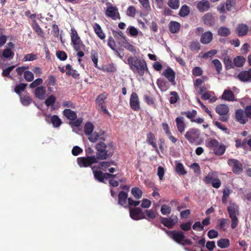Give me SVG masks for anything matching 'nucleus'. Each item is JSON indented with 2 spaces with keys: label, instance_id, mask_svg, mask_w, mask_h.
<instances>
[{
  "label": "nucleus",
  "instance_id": "nucleus-1",
  "mask_svg": "<svg viewBox=\"0 0 251 251\" xmlns=\"http://www.w3.org/2000/svg\"><path fill=\"white\" fill-rule=\"evenodd\" d=\"M96 179L100 182L106 183V181L108 180L110 185L113 187H117L119 185V182H125L126 179L121 176H119V174L112 175L111 174H94Z\"/></svg>",
  "mask_w": 251,
  "mask_h": 251
},
{
  "label": "nucleus",
  "instance_id": "nucleus-2",
  "mask_svg": "<svg viewBox=\"0 0 251 251\" xmlns=\"http://www.w3.org/2000/svg\"><path fill=\"white\" fill-rule=\"evenodd\" d=\"M127 63L134 73H138L141 76L144 74L147 67L146 63L144 60H140L136 56H130L128 58Z\"/></svg>",
  "mask_w": 251,
  "mask_h": 251
},
{
  "label": "nucleus",
  "instance_id": "nucleus-3",
  "mask_svg": "<svg viewBox=\"0 0 251 251\" xmlns=\"http://www.w3.org/2000/svg\"><path fill=\"white\" fill-rule=\"evenodd\" d=\"M92 167L93 173H102L108 170L109 173H114L117 171V167L115 165L113 162L101 161L99 163H97Z\"/></svg>",
  "mask_w": 251,
  "mask_h": 251
},
{
  "label": "nucleus",
  "instance_id": "nucleus-4",
  "mask_svg": "<svg viewBox=\"0 0 251 251\" xmlns=\"http://www.w3.org/2000/svg\"><path fill=\"white\" fill-rule=\"evenodd\" d=\"M238 210V206L235 203L230 202L229 205L227 207L229 217L231 220V228L232 229L235 228L238 226L239 220L237 215L239 214Z\"/></svg>",
  "mask_w": 251,
  "mask_h": 251
},
{
  "label": "nucleus",
  "instance_id": "nucleus-5",
  "mask_svg": "<svg viewBox=\"0 0 251 251\" xmlns=\"http://www.w3.org/2000/svg\"><path fill=\"white\" fill-rule=\"evenodd\" d=\"M185 137L191 144L198 145L201 143L200 139V131L197 129H189L186 132Z\"/></svg>",
  "mask_w": 251,
  "mask_h": 251
},
{
  "label": "nucleus",
  "instance_id": "nucleus-6",
  "mask_svg": "<svg viewBox=\"0 0 251 251\" xmlns=\"http://www.w3.org/2000/svg\"><path fill=\"white\" fill-rule=\"evenodd\" d=\"M71 37L74 50L75 51L81 50L84 47V45L80 40L76 30L74 28H71Z\"/></svg>",
  "mask_w": 251,
  "mask_h": 251
},
{
  "label": "nucleus",
  "instance_id": "nucleus-7",
  "mask_svg": "<svg viewBox=\"0 0 251 251\" xmlns=\"http://www.w3.org/2000/svg\"><path fill=\"white\" fill-rule=\"evenodd\" d=\"M78 165L80 167H90L92 164L98 163L97 158L95 155L78 157L77 159Z\"/></svg>",
  "mask_w": 251,
  "mask_h": 251
},
{
  "label": "nucleus",
  "instance_id": "nucleus-8",
  "mask_svg": "<svg viewBox=\"0 0 251 251\" xmlns=\"http://www.w3.org/2000/svg\"><path fill=\"white\" fill-rule=\"evenodd\" d=\"M165 232L169 237L179 244H181V242H183L185 238L184 232L180 230L170 231L165 230Z\"/></svg>",
  "mask_w": 251,
  "mask_h": 251
},
{
  "label": "nucleus",
  "instance_id": "nucleus-9",
  "mask_svg": "<svg viewBox=\"0 0 251 251\" xmlns=\"http://www.w3.org/2000/svg\"><path fill=\"white\" fill-rule=\"evenodd\" d=\"M107 96L108 95L105 93L99 95L96 100V104L97 107L100 108L101 110L105 113L109 114L108 111L106 108L104 102V101L107 98Z\"/></svg>",
  "mask_w": 251,
  "mask_h": 251
},
{
  "label": "nucleus",
  "instance_id": "nucleus-10",
  "mask_svg": "<svg viewBox=\"0 0 251 251\" xmlns=\"http://www.w3.org/2000/svg\"><path fill=\"white\" fill-rule=\"evenodd\" d=\"M235 0H226V4L221 3L218 7V10L221 13H225L226 11H231L235 7Z\"/></svg>",
  "mask_w": 251,
  "mask_h": 251
},
{
  "label": "nucleus",
  "instance_id": "nucleus-11",
  "mask_svg": "<svg viewBox=\"0 0 251 251\" xmlns=\"http://www.w3.org/2000/svg\"><path fill=\"white\" fill-rule=\"evenodd\" d=\"M130 217L134 220H139L145 218V212L139 207L130 209Z\"/></svg>",
  "mask_w": 251,
  "mask_h": 251
},
{
  "label": "nucleus",
  "instance_id": "nucleus-12",
  "mask_svg": "<svg viewBox=\"0 0 251 251\" xmlns=\"http://www.w3.org/2000/svg\"><path fill=\"white\" fill-rule=\"evenodd\" d=\"M160 219L161 223L169 228H172L178 221V218L176 216H174V218L160 217Z\"/></svg>",
  "mask_w": 251,
  "mask_h": 251
},
{
  "label": "nucleus",
  "instance_id": "nucleus-13",
  "mask_svg": "<svg viewBox=\"0 0 251 251\" xmlns=\"http://www.w3.org/2000/svg\"><path fill=\"white\" fill-rule=\"evenodd\" d=\"M129 103L131 108L135 110L138 111L140 109V102L138 96L137 94L133 92L131 94L130 100H129Z\"/></svg>",
  "mask_w": 251,
  "mask_h": 251
},
{
  "label": "nucleus",
  "instance_id": "nucleus-14",
  "mask_svg": "<svg viewBox=\"0 0 251 251\" xmlns=\"http://www.w3.org/2000/svg\"><path fill=\"white\" fill-rule=\"evenodd\" d=\"M89 140L92 143H95L98 140L104 141V137L103 132L101 130L99 131H95L88 136Z\"/></svg>",
  "mask_w": 251,
  "mask_h": 251
},
{
  "label": "nucleus",
  "instance_id": "nucleus-15",
  "mask_svg": "<svg viewBox=\"0 0 251 251\" xmlns=\"http://www.w3.org/2000/svg\"><path fill=\"white\" fill-rule=\"evenodd\" d=\"M105 15L107 17H110L113 20L120 18L117 8L112 6L107 7L105 11Z\"/></svg>",
  "mask_w": 251,
  "mask_h": 251
},
{
  "label": "nucleus",
  "instance_id": "nucleus-16",
  "mask_svg": "<svg viewBox=\"0 0 251 251\" xmlns=\"http://www.w3.org/2000/svg\"><path fill=\"white\" fill-rule=\"evenodd\" d=\"M228 164L232 168L233 172H239L242 171V165L237 160L234 159H230L228 160Z\"/></svg>",
  "mask_w": 251,
  "mask_h": 251
},
{
  "label": "nucleus",
  "instance_id": "nucleus-17",
  "mask_svg": "<svg viewBox=\"0 0 251 251\" xmlns=\"http://www.w3.org/2000/svg\"><path fill=\"white\" fill-rule=\"evenodd\" d=\"M235 118L241 124H245L248 120L247 116H245L244 114V111L241 109L236 111Z\"/></svg>",
  "mask_w": 251,
  "mask_h": 251
},
{
  "label": "nucleus",
  "instance_id": "nucleus-18",
  "mask_svg": "<svg viewBox=\"0 0 251 251\" xmlns=\"http://www.w3.org/2000/svg\"><path fill=\"white\" fill-rule=\"evenodd\" d=\"M163 75L168 79V80L175 84V74L174 71L170 68L168 67L163 73Z\"/></svg>",
  "mask_w": 251,
  "mask_h": 251
},
{
  "label": "nucleus",
  "instance_id": "nucleus-19",
  "mask_svg": "<svg viewBox=\"0 0 251 251\" xmlns=\"http://www.w3.org/2000/svg\"><path fill=\"white\" fill-rule=\"evenodd\" d=\"M46 90L44 86L38 87L35 90V95L40 100H44L46 98Z\"/></svg>",
  "mask_w": 251,
  "mask_h": 251
},
{
  "label": "nucleus",
  "instance_id": "nucleus-20",
  "mask_svg": "<svg viewBox=\"0 0 251 251\" xmlns=\"http://www.w3.org/2000/svg\"><path fill=\"white\" fill-rule=\"evenodd\" d=\"M213 39V34L210 31H206L201 35V42L203 44H207Z\"/></svg>",
  "mask_w": 251,
  "mask_h": 251
},
{
  "label": "nucleus",
  "instance_id": "nucleus-21",
  "mask_svg": "<svg viewBox=\"0 0 251 251\" xmlns=\"http://www.w3.org/2000/svg\"><path fill=\"white\" fill-rule=\"evenodd\" d=\"M242 81H251V69L248 71L241 72L237 76Z\"/></svg>",
  "mask_w": 251,
  "mask_h": 251
},
{
  "label": "nucleus",
  "instance_id": "nucleus-22",
  "mask_svg": "<svg viewBox=\"0 0 251 251\" xmlns=\"http://www.w3.org/2000/svg\"><path fill=\"white\" fill-rule=\"evenodd\" d=\"M176 127L179 132L183 133L185 129V124L184 123V118L178 117L176 119Z\"/></svg>",
  "mask_w": 251,
  "mask_h": 251
},
{
  "label": "nucleus",
  "instance_id": "nucleus-23",
  "mask_svg": "<svg viewBox=\"0 0 251 251\" xmlns=\"http://www.w3.org/2000/svg\"><path fill=\"white\" fill-rule=\"evenodd\" d=\"M249 27L247 25L240 24L236 27V33L239 36H243L246 35L248 32Z\"/></svg>",
  "mask_w": 251,
  "mask_h": 251
},
{
  "label": "nucleus",
  "instance_id": "nucleus-24",
  "mask_svg": "<svg viewBox=\"0 0 251 251\" xmlns=\"http://www.w3.org/2000/svg\"><path fill=\"white\" fill-rule=\"evenodd\" d=\"M201 96L202 99L204 100H209L211 102L215 101L217 99L212 91H206L204 94L201 93Z\"/></svg>",
  "mask_w": 251,
  "mask_h": 251
},
{
  "label": "nucleus",
  "instance_id": "nucleus-25",
  "mask_svg": "<svg viewBox=\"0 0 251 251\" xmlns=\"http://www.w3.org/2000/svg\"><path fill=\"white\" fill-rule=\"evenodd\" d=\"M209 7V2L207 0H202L200 1L197 4L198 9L201 12L207 11Z\"/></svg>",
  "mask_w": 251,
  "mask_h": 251
},
{
  "label": "nucleus",
  "instance_id": "nucleus-26",
  "mask_svg": "<svg viewBox=\"0 0 251 251\" xmlns=\"http://www.w3.org/2000/svg\"><path fill=\"white\" fill-rule=\"evenodd\" d=\"M127 193L125 191H121L118 195V203L122 205L125 206L126 204V201L128 200Z\"/></svg>",
  "mask_w": 251,
  "mask_h": 251
},
{
  "label": "nucleus",
  "instance_id": "nucleus-27",
  "mask_svg": "<svg viewBox=\"0 0 251 251\" xmlns=\"http://www.w3.org/2000/svg\"><path fill=\"white\" fill-rule=\"evenodd\" d=\"M93 29L96 35L101 40L105 38V35L103 33L100 26L97 23H95L93 25Z\"/></svg>",
  "mask_w": 251,
  "mask_h": 251
},
{
  "label": "nucleus",
  "instance_id": "nucleus-28",
  "mask_svg": "<svg viewBox=\"0 0 251 251\" xmlns=\"http://www.w3.org/2000/svg\"><path fill=\"white\" fill-rule=\"evenodd\" d=\"M202 20L205 24L209 25H213L215 23V18L214 16L209 13H206L202 18Z\"/></svg>",
  "mask_w": 251,
  "mask_h": 251
},
{
  "label": "nucleus",
  "instance_id": "nucleus-29",
  "mask_svg": "<svg viewBox=\"0 0 251 251\" xmlns=\"http://www.w3.org/2000/svg\"><path fill=\"white\" fill-rule=\"evenodd\" d=\"M63 115L70 121L77 118L76 113L69 109H66L63 111Z\"/></svg>",
  "mask_w": 251,
  "mask_h": 251
},
{
  "label": "nucleus",
  "instance_id": "nucleus-30",
  "mask_svg": "<svg viewBox=\"0 0 251 251\" xmlns=\"http://www.w3.org/2000/svg\"><path fill=\"white\" fill-rule=\"evenodd\" d=\"M228 107L225 104H219L216 107V112L220 115H225L228 112Z\"/></svg>",
  "mask_w": 251,
  "mask_h": 251
},
{
  "label": "nucleus",
  "instance_id": "nucleus-31",
  "mask_svg": "<svg viewBox=\"0 0 251 251\" xmlns=\"http://www.w3.org/2000/svg\"><path fill=\"white\" fill-rule=\"evenodd\" d=\"M222 97L223 99L228 101H233L234 100V94L229 90H226L224 92Z\"/></svg>",
  "mask_w": 251,
  "mask_h": 251
},
{
  "label": "nucleus",
  "instance_id": "nucleus-32",
  "mask_svg": "<svg viewBox=\"0 0 251 251\" xmlns=\"http://www.w3.org/2000/svg\"><path fill=\"white\" fill-rule=\"evenodd\" d=\"M217 245L221 249H225L230 245L229 240L227 238H221L217 241Z\"/></svg>",
  "mask_w": 251,
  "mask_h": 251
},
{
  "label": "nucleus",
  "instance_id": "nucleus-33",
  "mask_svg": "<svg viewBox=\"0 0 251 251\" xmlns=\"http://www.w3.org/2000/svg\"><path fill=\"white\" fill-rule=\"evenodd\" d=\"M180 25L176 22H171L169 24V28L171 33H175L180 29Z\"/></svg>",
  "mask_w": 251,
  "mask_h": 251
},
{
  "label": "nucleus",
  "instance_id": "nucleus-34",
  "mask_svg": "<svg viewBox=\"0 0 251 251\" xmlns=\"http://www.w3.org/2000/svg\"><path fill=\"white\" fill-rule=\"evenodd\" d=\"M110 155H111L110 153H109L108 151L106 150H102L98 151L97 153L96 158L100 159H106L108 158Z\"/></svg>",
  "mask_w": 251,
  "mask_h": 251
},
{
  "label": "nucleus",
  "instance_id": "nucleus-35",
  "mask_svg": "<svg viewBox=\"0 0 251 251\" xmlns=\"http://www.w3.org/2000/svg\"><path fill=\"white\" fill-rule=\"evenodd\" d=\"M82 123V119L81 118H76L75 120H72L70 121L69 125L73 128V131L77 132L75 130V127H78L80 126Z\"/></svg>",
  "mask_w": 251,
  "mask_h": 251
},
{
  "label": "nucleus",
  "instance_id": "nucleus-36",
  "mask_svg": "<svg viewBox=\"0 0 251 251\" xmlns=\"http://www.w3.org/2000/svg\"><path fill=\"white\" fill-rule=\"evenodd\" d=\"M145 214V218L148 221L154 219L156 217V213L152 209L146 210L144 211Z\"/></svg>",
  "mask_w": 251,
  "mask_h": 251
},
{
  "label": "nucleus",
  "instance_id": "nucleus-37",
  "mask_svg": "<svg viewBox=\"0 0 251 251\" xmlns=\"http://www.w3.org/2000/svg\"><path fill=\"white\" fill-rule=\"evenodd\" d=\"M218 34L221 36L226 37L230 34V31L228 28L222 26L218 29Z\"/></svg>",
  "mask_w": 251,
  "mask_h": 251
},
{
  "label": "nucleus",
  "instance_id": "nucleus-38",
  "mask_svg": "<svg viewBox=\"0 0 251 251\" xmlns=\"http://www.w3.org/2000/svg\"><path fill=\"white\" fill-rule=\"evenodd\" d=\"M50 120L54 127H58L62 124L61 120L57 115L51 116Z\"/></svg>",
  "mask_w": 251,
  "mask_h": 251
},
{
  "label": "nucleus",
  "instance_id": "nucleus-39",
  "mask_svg": "<svg viewBox=\"0 0 251 251\" xmlns=\"http://www.w3.org/2000/svg\"><path fill=\"white\" fill-rule=\"evenodd\" d=\"M94 127L93 125L90 123H87L84 126V132L85 134L89 136L93 132Z\"/></svg>",
  "mask_w": 251,
  "mask_h": 251
},
{
  "label": "nucleus",
  "instance_id": "nucleus-40",
  "mask_svg": "<svg viewBox=\"0 0 251 251\" xmlns=\"http://www.w3.org/2000/svg\"><path fill=\"white\" fill-rule=\"evenodd\" d=\"M147 141L152 146L155 151H158L157 145L154 141V135L152 133L150 132L148 134Z\"/></svg>",
  "mask_w": 251,
  "mask_h": 251
},
{
  "label": "nucleus",
  "instance_id": "nucleus-41",
  "mask_svg": "<svg viewBox=\"0 0 251 251\" xmlns=\"http://www.w3.org/2000/svg\"><path fill=\"white\" fill-rule=\"evenodd\" d=\"M245 58L242 56H237L233 59V65L236 67H240L242 66L245 63Z\"/></svg>",
  "mask_w": 251,
  "mask_h": 251
},
{
  "label": "nucleus",
  "instance_id": "nucleus-42",
  "mask_svg": "<svg viewBox=\"0 0 251 251\" xmlns=\"http://www.w3.org/2000/svg\"><path fill=\"white\" fill-rule=\"evenodd\" d=\"M101 69L104 72L108 73H113L116 71V68L113 63H110L104 66Z\"/></svg>",
  "mask_w": 251,
  "mask_h": 251
},
{
  "label": "nucleus",
  "instance_id": "nucleus-43",
  "mask_svg": "<svg viewBox=\"0 0 251 251\" xmlns=\"http://www.w3.org/2000/svg\"><path fill=\"white\" fill-rule=\"evenodd\" d=\"M131 192V194L136 199H139L142 196V191L138 187L132 188Z\"/></svg>",
  "mask_w": 251,
  "mask_h": 251
},
{
  "label": "nucleus",
  "instance_id": "nucleus-44",
  "mask_svg": "<svg viewBox=\"0 0 251 251\" xmlns=\"http://www.w3.org/2000/svg\"><path fill=\"white\" fill-rule=\"evenodd\" d=\"M224 62L226 69H229L233 68V63L231 59L228 56H226L224 57Z\"/></svg>",
  "mask_w": 251,
  "mask_h": 251
},
{
  "label": "nucleus",
  "instance_id": "nucleus-45",
  "mask_svg": "<svg viewBox=\"0 0 251 251\" xmlns=\"http://www.w3.org/2000/svg\"><path fill=\"white\" fill-rule=\"evenodd\" d=\"M14 52L10 49H5L2 52V56L5 58L12 59L13 58Z\"/></svg>",
  "mask_w": 251,
  "mask_h": 251
},
{
  "label": "nucleus",
  "instance_id": "nucleus-46",
  "mask_svg": "<svg viewBox=\"0 0 251 251\" xmlns=\"http://www.w3.org/2000/svg\"><path fill=\"white\" fill-rule=\"evenodd\" d=\"M168 5L172 9H177L179 7V0H168Z\"/></svg>",
  "mask_w": 251,
  "mask_h": 251
},
{
  "label": "nucleus",
  "instance_id": "nucleus-47",
  "mask_svg": "<svg viewBox=\"0 0 251 251\" xmlns=\"http://www.w3.org/2000/svg\"><path fill=\"white\" fill-rule=\"evenodd\" d=\"M189 12V7L186 5H183L179 10V14L181 17H185L188 15Z\"/></svg>",
  "mask_w": 251,
  "mask_h": 251
},
{
  "label": "nucleus",
  "instance_id": "nucleus-48",
  "mask_svg": "<svg viewBox=\"0 0 251 251\" xmlns=\"http://www.w3.org/2000/svg\"><path fill=\"white\" fill-rule=\"evenodd\" d=\"M32 26L35 32L41 37H43L44 36L43 32L42 29L40 27L38 24L36 22V21H34L33 23Z\"/></svg>",
  "mask_w": 251,
  "mask_h": 251
},
{
  "label": "nucleus",
  "instance_id": "nucleus-49",
  "mask_svg": "<svg viewBox=\"0 0 251 251\" xmlns=\"http://www.w3.org/2000/svg\"><path fill=\"white\" fill-rule=\"evenodd\" d=\"M212 63L213 64L217 73L220 74L222 70V65L221 62L218 59H216L212 61Z\"/></svg>",
  "mask_w": 251,
  "mask_h": 251
},
{
  "label": "nucleus",
  "instance_id": "nucleus-50",
  "mask_svg": "<svg viewBox=\"0 0 251 251\" xmlns=\"http://www.w3.org/2000/svg\"><path fill=\"white\" fill-rule=\"evenodd\" d=\"M215 153L217 155H222L225 151V146L223 145L219 144L214 150Z\"/></svg>",
  "mask_w": 251,
  "mask_h": 251
},
{
  "label": "nucleus",
  "instance_id": "nucleus-51",
  "mask_svg": "<svg viewBox=\"0 0 251 251\" xmlns=\"http://www.w3.org/2000/svg\"><path fill=\"white\" fill-rule=\"evenodd\" d=\"M228 220L227 219L222 218L218 220V225L217 227L218 229H223L224 227L227 224Z\"/></svg>",
  "mask_w": 251,
  "mask_h": 251
},
{
  "label": "nucleus",
  "instance_id": "nucleus-52",
  "mask_svg": "<svg viewBox=\"0 0 251 251\" xmlns=\"http://www.w3.org/2000/svg\"><path fill=\"white\" fill-rule=\"evenodd\" d=\"M24 78L28 82L32 81L34 79L33 74L29 71H26L24 72Z\"/></svg>",
  "mask_w": 251,
  "mask_h": 251
},
{
  "label": "nucleus",
  "instance_id": "nucleus-53",
  "mask_svg": "<svg viewBox=\"0 0 251 251\" xmlns=\"http://www.w3.org/2000/svg\"><path fill=\"white\" fill-rule=\"evenodd\" d=\"M160 211L163 215H168L171 212V208L169 206L166 204H163L161 207Z\"/></svg>",
  "mask_w": 251,
  "mask_h": 251
},
{
  "label": "nucleus",
  "instance_id": "nucleus-54",
  "mask_svg": "<svg viewBox=\"0 0 251 251\" xmlns=\"http://www.w3.org/2000/svg\"><path fill=\"white\" fill-rule=\"evenodd\" d=\"M127 30L128 31L129 34L134 37H136L139 33L138 30L133 26H129Z\"/></svg>",
  "mask_w": 251,
  "mask_h": 251
},
{
  "label": "nucleus",
  "instance_id": "nucleus-55",
  "mask_svg": "<svg viewBox=\"0 0 251 251\" xmlns=\"http://www.w3.org/2000/svg\"><path fill=\"white\" fill-rule=\"evenodd\" d=\"M27 84L25 83H21L19 85L16 86L15 88V92L18 94H20L25 90Z\"/></svg>",
  "mask_w": 251,
  "mask_h": 251
},
{
  "label": "nucleus",
  "instance_id": "nucleus-56",
  "mask_svg": "<svg viewBox=\"0 0 251 251\" xmlns=\"http://www.w3.org/2000/svg\"><path fill=\"white\" fill-rule=\"evenodd\" d=\"M247 143V139L241 141L240 139H237L235 140V146L236 148H244Z\"/></svg>",
  "mask_w": 251,
  "mask_h": 251
},
{
  "label": "nucleus",
  "instance_id": "nucleus-57",
  "mask_svg": "<svg viewBox=\"0 0 251 251\" xmlns=\"http://www.w3.org/2000/svg\"><path fill=\"white\" fill-rule=\"evenodd\" d=\"M37 58V55L33 53H29L26 54L23 60L24 61H33L35 60Z\"/></svg>",
  "mask_w": 251,
  "mask_h": 251
},
{
  "label": "nucleus",
  "instance_id": "nucleus-58",
  "mask_svg": "<svg viewBox=\"0 0 251 251\" xmlns=\"http://www.w3.org/2000/svg\"><path fill=\"white\" fill-rule=\"evenodd\" d=\"M192 73L194 76H198L202 74L203 71L200 67H195L193 69Z\"/></svg>",
  "mask_w": 251,
  "mask_h": 251
},
{
  "label": "nucleus",
  "instance_id": "nucleus-59",
  "mask_svg": "<svg viewBox=\"0 0 251 251\" xmlns=\"http://www.w3.org/2000/svg\"><path fill=\"white\" fill-rule=\"evenodd\" d=\"M31 99L28 96H25L21 98V101L24 105L27 106L31 102Z\"/></svg>",
  "mask_w": 251,
  "mask_h": 251
},
{
  "label": "nucleus",
  "instance_id": "nucleus-60",
  "mask_svg": "<svg viewBox=\"0 0 251 251\" xmlns=\"http://www.w3.org/2000/svg\"><path fill=\"white\" fill-rule=\"evenodd\" d=\"M197 113L196 110H193L191 111L185 112L183 114H185L188 118L191 120V121L192 122V120H194V118L196 116Z\"/></svg>",
  "mask_w": 251,
  "mask_h": 251
},
{
  "label": "nucleus",
  "instance_id": "nucleus-61",
  "mask_svg": "<svg viewBox=\"0 0 251 251\" xmlns=\"http://www.w3.org/2000/svg\"><path fill=\"white\" fill-rule=\"evenodd\" d=\"M170 95L171 96L170 99V102L171 103H176L178 99V96L176 92L175 91H172L170 93Z\"/></svg>",
  "mask_w": 251,
  "mask_h": 251
},
{
  "label": "nucleus",
  "instance_id": "nucleus-62",
  "mask_svg": "<svg viewBox=\"0 0 251 251\" xmlns=\"http://www.w3.org/2000/svg\"><path fill=\"white\" fill-rule=\"evenodd\" d=\"M193 229L196 231H201L203 229V226L200 221L196 222L192 226Z\"/></svg>",
  "mask_w": 251,
  "mask_h": 251
},
{
  "label": "nucleus",
  "instance_id": "nucleus-63",
  "mask_svg": "<svg viewBox=\"0 0 251 251\" xmlns=\"http://www.w3.org/2000/svg\"><path fill=\"white\" fill-rule=\"evenodd\" d=\"M55 100H56L55 97L53 95H51V96H49V98L45 100V104L47 106H49L53 104L54 103Z\"/></svg>",
  "mask_w": 251,
  "mask_h": 251
},
{
  "label": "nucleus",
  "instance_id": "nucleus-64",
  "mask_svg": "<svg viewBox=\"0 0 251 251\" xmlns=\"http://www.w3.org/2000/svg\"><path fill=\"white\" fill-rule=\"evenodd\" d=\"M218 232L214 229H210L207 233V236L210 239L217 238L218 236Z\"/></svg>",
  "mask_w": 251,
  "mask_h": 251
}]
</instances>
